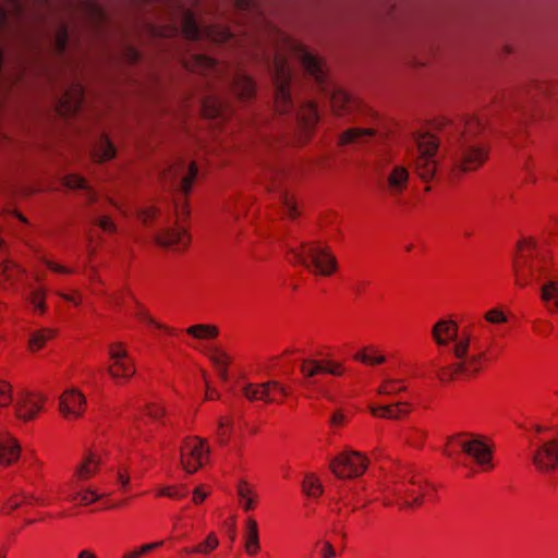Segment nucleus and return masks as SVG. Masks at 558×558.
Listing matches in <instances>:
<instances>
[{"label":"nucleus","mask_w":558,"mask_h":558,"mask_svg":"<svg viewBox=\"0 0 558 558\" xmlns=\"http://www.w3.org/2000/svg\"><path fill=\"white\" fill-rule=\"evenodd\" d=\"M299 60L304 70L314 77L320 89L328 92L326 65L324 61L310 52L290 36L277 34V51L275 56V109L278 113H288L292 108L291 69L289 60Z\"/></svg>","instance_id":"obj_1"},{"label":"nucleus","mask_w":558,"mask_h":558,"mask_svg":"<svg viewBox=\"0 0 558 558\" xmlns=\"http://www.w3.org/2000/svg\"><path fill=\"white\" fill-rule=\"evenodd\" d=\"M451 354L456 362L437 371L436 376L441 383H450L461 376L474 377L488 362V349H476L470 336H462L451 348Z\"/></svg>","instance_id":"obj_2"},{"label":"nucleus","mask_w":558,"mask_h":558,"mask_svg":"<svg viewBox=\"0 0 558 558\" xmlns=\"http://www.w3.org/2000/svg\"><path fill=\"white\" fill-rule=\"evenodd\" d=\"M384 504L398 505L400 508L417 507L423 504L425 496L433 488L420 476L404 475L392 476L383 484Z\"/></svg>","instance_id":"obj_3"},{"label":"nucleus","mask_w":558,"mask_h":558,"mask_svg":"<svg viewBox=\"0 0 558 558\" xmlns=\"http://www.w3.org/2000/svg\"><path fill=\"white\" fill-rule=\"evenodd\" d=\"M446 451L449 457L460 451L474 462L480 472H490L495 468L492 445L481 435L456 434L448 438Z\"/></svg>","instance_id":"obj_4"},{"label":"nucleus","mask_w":558,"mask_h":558,"mask_svg":"<svg viewBox=\"0 0 558 558\" xmlns=\"http://www.w3.org/2000/svg\"><path fill=\"white\" fill-rule=\"evenodd\" d=\"M488 158V145L480 142L460 141L451 157L448 180L452 183L460 181L463 175L481 169Z\"/></svg>","instance_id":"obj_5"},{"label":"nucleus","mask_w":558,"mask_h":558,"mask_svg":"<svg viewBox=\"0 0 558 558\" xmlns=\"http://www.w3.org/2000/svg\"><path fill=\"white\" fill-rule=\"evenodd\" d=\"M298 257L312 274L330 277L338 270V262L330 247L322 242L302 244L298 250Z\"/></svg>","instance_id":"obj_6"},{"label":"nucleus","mask_w":558,"mask_h":558,"mask_svg":"<svg viewBox=\"0 0 558 558\" xmlns=\"http://www.w3.org/2000/svg\"><path fill=\"white\" fill-rule=\"evenodd\" d=\"M107 373L117 385L128 384L136 374V364L124 342L108 345Z\"/></svg>","instance_id":"obj_7"},{"label":"nucleus","mask_w":558,"mask_h":558,"mask_svg":"<svg viewBox=\"0 0 558 558\" xmlns=\"http://www.w3.org/2000/svg\"><path fill=\"white\" fill-rule=\"evenodd\" d=\"M210 449L206 438L187 436L180 446V464L189 473H196L209 461Z\"/></svg>","instance_id":"obj_8"},{"label":"nucleus","mask_w":558,"mask_h":558,"mask_svg":"<svg viewBox=\"0 0 558 558\" xmlns=\"http://www.w3.org/2000/svg\"><path fill=\"white\" fill-rule=\"evenodd\" d=\"M104 464L105 453L101 448H86L73 468L69 481L70 488L80 487L81 485L95 478L99 474Z\"/></svg>","instance_id":"obj_9"},{"label":"nucleus","mask_w":558,"mask_h":558,"mask_svg":"<svg viewBox=\"0 0 558 558\" xmlns=\"http://www.w3.org/2000/svg\"><path fill=\"white\" fill-rule=\"evenodd\" d=\"M462 336L472 337L476 349H488L472 330L463 329L460 332L454 319L440 318L430 328V338L438 348H448L451 344V349Z\"/></svg>","instance_id":"obj_10"},{"label":"nucleus","mask_w":558,"mask_h":558,"mask_svg":"<svg viewBox=\"0 0 558 558\" xmlns=\"http://www.w3.org/2000/svg\"><path fill=\"white\" fill-rule=\"evenodd\" d=\"M368 463V458L362 452L343 451L330 462V470L338 478H355L365 473Z\"/></svg>","instance_id":"obj_11"},{"label":"nucleus","mask_w":558,"mask_h":558,"mask_svg":"<svg viewBox=\"0 0 558 558\" xmlns=\"http://www.w3.org/2000/svg\"><path fill=\"white\" fill-rule=\"evenodd\" d=\"M243 396L251 402L283 403L290 390L277 380L262 384H246L242 388Z\"/></svg>","instance_id":"obj_12"},{"label":"nucleus","mask_w":558,"mask_h":558,"mask_svg":"<svg viewBox=\"0 0 558 558\" xmlns=\"http://www.w3.org/2000/svg\"><path fill=\"white\" fill-rule=\"evenodd\" d=\"M58 411L64 421L76 422L86 414L87 399L80 389L69 388L59 397Z\"/></svg>","instance_id":"obj_13"},{"label":"nucleus","mask_w":558,"mask_h":558,"mask_svg":"<svg viewBox=\"0 0 558 558\" xmlns=\"http://www.w3.org/2000/svg\"><path fill=\"white\" fill-rule=\"evenodd\" d=\"M182 32L187 39L208 38L215 43H225L231 37V33L223 26L210 25L203 29L198 27L192 12L186 11L182 20Z\"/></svg>","instance_id":"obj_14"},{"label":"nucleus","mask_w":558,"mask_h":558,"mask_svg":"<svg viewBox=\"0 0 558 558\" xmlns=\"http://www.w3.org/2000/svg\"><path fill=\"white\" fill-rule=\"evenodd\" d=\"M47 397L36 391H25L17 396L14 404L15 417L25 423L36 420L45 410Z\"/></svg>","instance_id":"obj_15"},{"label":"nucleus","mask_w":558,"mask_h":558,"mask_svg":"<svg viewBox=\"0 0 558 558\" xmlns=\"http://www.w3.org/2000/svg\"><path fill=\"white\" fill-rule=\"evenodd\" d=\"M300 372L303 377L313 379L322 375L342 376L344 374V367L341 363L322 359V360H304L300 366Z\"/></svg>","instance_id":"obj_16"},{"label":"nucleus","mask_w":558,"mask_h":558,"mask_svg":"<svg viewBox=\"0 0 558 558\" xmlns=\"http://www.w3.org/2000/svg\"><path fill=\"white\" fill-rule=\"evenodd\" d=\"M155 240L159 246L172 251H183L190 245L191 235L183 225L178 223L172 228H166L159 231Z\"/></svg>","instance_id":"obj_17"},{"label":"nucleus","mask_w":558,"mask_h":558,"mask_svg":"<svg viewBox=\"0 0 558 558\" xmlns=\"http://www.w3.org/2000/svg\"><path fill=\"white\" fill-rule=\"evenodd\" d=\"M328 93L331 111L337 117L350 116L360 108V99L339 86H332Z\"/></svg>","instance_id":"obj_18"},{"label":"nucleus","mask_w":558,"mask_h":558,"mask_svg":"<svg viewBox=\"0 0 558 558\" xmlns=\"http://www.w3.org/2000/svg\"><path fill=\"white\" fill-rule=\"evenodd\" d=\"M300 137L296 140L299 146L305 145L312 137L313 131L318 122L317 105L314 101L304 104L298 112Z\"/></svg>","instance_id":"obj_19"},{"label":"nucleus","mask_w":558,"mask_h":558,"mask_svg":"<svg viewBox=\"0 0 558 558\" xmlns=\"http://www.w3.org/2000/svg\"><path fill=\"white\" fill-rule=\"evenodd\" d=\"M532 462L539 471H550L558 466V439L535 445Z\"/></svg>","instance_id":"obj_20"},{"label":"nucleus","mask_w":558,"mask_h":558,"mask_svg":"<svg viewBox=\"0 0 558 558\" xmlns=\"http://www.w3.org/2000/svg\"><path fill=\"white\" fill-rule=\"evenodd\" d=\"M198 169L194 161L178 160L169 167L163 173L165 179L181 178V191L184 195L189 194L194 180L197 175Z\"/></svg>","instance_id":"obj_21"},{"label":"nucleus","mask_w":558,"mask_h":558,"mask_svg":"<svg viewBox=\"0 0 558 558\" xmlns=\"http://www.w3.org/2000/svg\"><path fill=\"white\" fill-rule=\"evenodd\" d=\"M410 172L405 166L395 165L387 172L384 189L390 197L401 196L409 186Z\"/></svg>","instance_id":"obj_22"},{"label":"nucleus","mask_w":558,"mask_h":558,"mask_svg":"<svg viewBox=\"0 0 558 558\" xmlns=\"http://www.w3.org/2000/svg\"><path fill=\"white\" fill-rule=\"evenodd\" d=\"M49 504V500L41 495H37L35 492L21 489L9 497L2 504L0 510L3 514H10L12 511L23 506H47Z\"/></svg>","instance_id":"obj_23"},{"label":"nucleus","mask_w":558,"mask_h":558,"mask_svg":"<svg viewBox=\"0 0 558 558\" xmlns=\"http://www.w3.org/2000/svg\"><path fill=\"white\" fill-rule=\"evenodd\" d=\"M185 68L202 75L220 76L227 69L225 64L217 63L214 59L204 54H193L185 59Z\"/></svg>","instance_id":"obj_24"},{"label":"nucleus","mask_w":558,"mask_h":558,"mask_svg":"<svg viewBox=\"0 0 558 558\" xmlns=\"http://www.w3.org/2000/svg\"><path fill=\"white\" fill-rule=\"evenodd\" d=\"M21 446L17 439L9 432L0 433V466L8 468L19 461Z\"/></svg>","instance_id":"obj_25"},{"label":"nucleus","mask_w":558,"mask_h":558,"mask_svg":"<svg viewBox=\"0 0 558 558\" xmlns=\"http://www.w3.org/2000/svg\"><path fill=\"white\" fill-rule=\"evenodd\" d=\"M243 548L248 557H256L260 550L262 545L259 541L258 523L253 517H248L243 526Z\"/></svg>","instance_id":"obj_26"},{"label":"nucleus","mask_w":558,"mask_h":558,"mask_svg":"<svg viewBox=\"0 0 558 558\" xmlns=\"http://www.w3.org/2000/svg\"><path fill=\"white\" fill-rule=\"evenodd\" d=\"M84 97V89L81 84L71 85L61 98L58 111L64 117L74 114L80 108Z\"/></svg>","instance_id":"obj_27"},{"label":"nucleus","mask_w":558,"mask_h":558,"mask_svg":"<svg viewBox=\"0 0 558 558\" xmlns=\"http://www.w3.org/2000/svg\"><path fill=\"white\" fill-rule=\"evenodd\" d=\"M378 134L376 128H349L338 136V146L366 144Z\"/></svg>","instance_id":"obj_28"},{"label":"nucleus","mask_w":558,"mask_h":558,"mask_svg":"<svg viewBox=\"0 0 558 558\" xmlns=\"http://www.w3.org/2000/svg\"><path fill=\"white\" fill-rule=\"evenodd\" d=\"M412 411L409 402H397L387 405H372L369 412L374 417L386 420H400L405 417Z\"/></svg>","instance_id":"obj_29"},{"label":"nucleus","mask_w":558,"mask_h":558,"mask_svg":"<svg viewBox=\"0 0 558 558\" xmlns=\"http://www.w3.org/2000/svg\"><path fill=\"white\" fill-rule=\"evenodd\" d=\"M47 296L48 290L45 286H32L25 296V302L35 315L44 316L48 312Z\"/></svg>","instance_id":"obj_30"},{"label":"nucleus","mask_w":558,"mask_h":558,"mask_svg":"<svg viewBox=\"0 0 558 558\" xmlns=\"http://www.w3.org/2000/svg\"><path fill=\"white\" fill-rule=\"evenodd\" d=\"M219 538L215 532H210L206 538L193 546L182 547L179 551L181 556L202 555L209 556L219 546Z\"/></svg>","instance_id":"obj_31"},{"label":"nucleus","mask_w":558,"mask_h":558,"mask_svg":"<svg viewBox=\"0 0 558 558\" xmlns=\"http://www.w3.org/2000/svg\"><path fill=\"white\" fill-rule=\"evenodd\" d=\"M231 89L240 100L245 101L251 100L254 97L256 86L251 77L236 74L233 78Z\"/></svg>","instance_id":"obj_32"},{"label":"nucleus","mask_w":558,"mask_h":558,"mask_svg":"<svg viewBox=\"0 0 558 558\" xmlns=\"http://www.w3.org/2000/svg\"><path fill=\"white\" fill-rule=\"evenodd\" d=\"M236 490L239 502L244 511H251L257 507L258 494L252 484L247 483L246 481H241L238 484Z\"/></svg>","instance_id":"obj_33"},{"label":"nucleus","mask_w":558,"mask_h":558,"mask_svg":"<svg viewBox=\"0 0 558 558\" xmlns=\"http://www.w3.org/2000/svg\"><path fill=\"white\" fill-rule=\"evenodd\" d=\"M525 248L529 250L530 266L533 269L541 268L549 258L547 248L541 245L535 239H525Z\"/></svg>","instance_id":"obj_34"},{"label":"nucleus","mask_w":558,"mask_h":558,"mask_svg":"<svg viewBox=\"0 0 558 558\" xmlns=\"http://www.w3.org/2000/svg\"><path fill=\"white\" fill-rule=\"evenodd\" d=\"M414 168L421 180L430 182L435 178L438 165L435 157L417 156Z\"/></svg>","instance_id":"obj_35"},{"label":"nucleus","mask_w":558,"mask_h":558,"mask_svg":"<svg viewBox=\"0 0 558 558\" xmlns=\"http://www.w3.org/2000/svg\"><path fill=\"white\" fill-rule=\"evenodd\" d=\"M208 357L211 363L215 365L219 377L222 380L228 379V367L231 363V356L221 348L215 347L211 348L208 352Z\"/></svg>","instance_id":"obj_36"},{"label":"nucleus","mask_w":558,"mask_h":558,"mask_svg":"<svg viewBox=\"0 0 558 558\" xmlns=\"http://www.w3.org/2000/svg\"><path fill=\"white\" fill-rule=\"evenodd\" d=\"M166 410L162 404L158 402H148L138 410L135 420L148 424L150 422H158L163 417Z\"/></svg>","instance_id":"obj_37"},{"label":"nucleus","mask_w":558,"mask_h":558,"mask_svg":"<svg viewBox=\"0 0 558 558\" xmlns=\"http://www.w3.org/2000/svg\"><path fill=\"white\" fill-rule=\"evenodd\" d=\"M71 489L72 493L69 495V500L77 502L80 506H89L100 498L98 492L90 486L81 485Z\"/></svg>","instance_id":"obj_38"},{"label":"nucleus","mask_w":558,"mask_h":558,"mask_svg":"<svg viewBox=\"0 0 558 558\" xmlns=\"http://www.w3.org/2000/svg\"><path fill=\"white\" fill-rule=\"evenodd\" d=\"M185 333L196 340H213L219 336V329L213 324H195L187 327Z\"/></svg>","instance_id":"obj_39"},{"label":"nucleus","mask_w":558,"mask_h":558,"mask_svg":"<svg viewBox=\"0 0 558 558\" xmlns=\"http://www.w3.org/2000/svg\"><path fill=\"white\" fill-rule=\"evenodd\" d=\"M204 117L208 119L226 117L228 112V106L216 96H208L203 101L202 108Z\"/></svg>","instance_id":"obj_40"},{"label":"nucleus","mask_w":558,"mask_h":558,"mask_svg":"<svg viewBox=\"0 0 558 558\" xmlns=\"http://www.w3.org/2000/svg\"><path fill=\"white\" fill-rule=\"evenodd\" d=\"M56 336V331L52 328H41L31 333L28 339V350L31 352H37L41 350L48 341L52 340Z\"/></svg>","instance_id":"obj_41"},{"label":"nucleus","mask_w":558,"mask_h":558,"mask_svg":"<svg viewBox=\"0 0 558 558\" xmlns=\"http://www.w3.org/2000/svg\"><path fill=\"white\" fill-rule=\"evenodd\" d=\"M132 315L141 323L150 325L168 335H174L173 329L155 320L149 312L140 303H135Z\"/></svg>","instance_id":"obj_42"},{"label":"nucleus","mask_w":558,"mask_h":558,"mask_svg":"<svg viewBox=\"0 0 558 558\" xmlns=\"http://www.w3.org/2000/svg\"><path fill=\"white\" fill-rule=\"evenodd\" d=\"M20 272H23V269L17 264L4 260L0 265V287L7 289L12 286Z\"/></svg>","instance_id":"obj_43"},{"label":"nucleus","mask_w":558,"mask_h":558,"mask_svg":"<svg viewBox=\"0 0 558 558\" xmlns=\"http://www.w3.org/2000/svg\"><path fill=\"white\" fill-rule=\"evenodd\" d=\"M417 150L418 156H428V157H435L438 148H439V141L437 137L433 134L425 133L421 134L417 140Z\"/></svg>","instance_id":"obj_44"},{"label":"nucleus","mask_w":558,"mask_h":558,"mask_svg":"<svg viewBox=\"0 0 558 558\" xmlns=\"http://www.w3.org/2000/svg\"><path fill=\"white\" fill-rule=\"evenodd\" d=\"M116 156V149L111 142L106 137H101L92 151V158L96 162H105Z\"/></svg>","instance_id":"obj_45"},{"label":"nucleus","mask_w":558,"mask_h":558,"mask_svg":"<svg viewBox=\"0 0 558 558\" xmlns=\"http://www.w3.org/2000/svg\"><path fill=\"white\" fill-rule=\"evenodd\" d=\"M166 541L160 539L151 543H146L141 546L134 547L132 549L126 550L121 558H144L151 551L161 548L165 545Z\"/></svg>","instance_id":"obj_46"},{"label":"nucleus","mask_w":558,"mask_h":558,"mask_svg":"<svg viewBox=\"0 0 558 558\" xmlns=\"http://www.w3.org/2000/svg\"><path fill=\"white\" fill-rule=\"evenodd\" d=\"M233 417L231 415L220 416L216 430L217 440L221 445H226L232 434Z\"/></svg>","instance_id":"obj_47"},{"label":"nucleus","mask_w":558,"mask_h":558,"mask_svg":"<svg viewBox=\"0 0 558 558\" xmlns=\"http://www.w3.org/2000/svg\"><path fill=\"white\" fill-rule=\"evenodd\" d=\"M189 495V488L185 485H169L156 490V497H167L173 500H181Z\"/></svg>","instance_id":"obj_48"},{"label":"nucleus","mask_w":558,"mask_h":558,"mask_svg":"<svg viewBox=\"0 0 558 558\" xmlns=\"http://www.w3.org/2000/svg\"><path fill=\"white\" fill-rule=\"evenodd\" d=\"M542 300L549 308L558 311V281H549L543 286Z\"/></svg>","instance_id":"obj_49"},{"label":"nucleus","mask_w":558,"mask_h":558,"mask_svg":"<svg viewBox=\"0 0 558 558\" xmlns=\"http://www.w3.org/2000/svg\"><path fill=\"white\" fill-rule=\"evenodd\" d=\"M427 437V432L423 428L412 426L403 432L404 441L412 447L423 446Z\"/></svg>","instance_id":"obj_50"},{"label":"nucleus","mask_w":558,"mask_h":558,"mask_svg":"<svg viewBox=\"0 0 558 558\" xmlns=\"http://www.w3.org/2000/svg\"><path fill=\"white\" fill-rule=\"evenodd\" d=\"M356 359L366 365H378L385 362V356L375 348H365L357 353Z\"/></svg>","instance_id":"obj_51"},{"label":"nucleus","mask_w":558,"mask_h":558,"mask_svg":"<svg viewBox=\"0 0 558 558\" xmlns=\"http://www.w3.org/2000/svg\"><path fill=\"white\" fill-rule=\"evenodd\" d=\"M405 390L407 386L399 379H387L378 387L379 395H396Z\"/></svg>","instance_id":"obj_52"},{"label":"nucleus","mask_w":558,"mask_h":558,"mask_svg":"<svg viewBox=\"0 0 558 558\" xmlns=\"http://www.w3.org/2000/svg\"><path fill=\"white\" fill-rule=\"evenodd\" d=\"M483 130V124L478 118H470L464 124V130L460 141H470L471 137L475 136Z\"/></svg>","instance_id":"obj_53"},{"label":"nucleus","mask_w":558,"mask_h":558,"mask_svg":"<svg viewBox=\"0 0 558 558\" xmlns=\"http://www.w3.org/2000/svg\"><path fill=\"white\" fill-rule=\"evenodd\" d=\"M92 225L94 227H98L99 229L102 230V232L108 234H113L117 232V225L114 223L112 218L107 215H100L93 218Z\"/></svg>","instance_id":"obj_54"},{"label":"nucleus","mask_w":558,"mask_h":558,"mask_svg":"<svg viewBox=\"0 0 558 558\" xmlns=\"http://www.w3.org/2000/svg\"><path fill=\"white\" fill-rule=\"evenodd\" d=\"M13 402V386L0 378V409L10 407Z\"/></svg>","instance_id":"obj_55"},{"label":"nucleus","mask_w":558,"mask_h":558,"mask_svg":"<svg viewBox=\"0 0 558 558\" xmlns=\"http://www.w3.org/2000/svg\"><path fill=\"white\" fill-rule=\"evenodd\" d=\"M303 489L311 497H318L323 494V487L315 475H307L304 478Z\"/></svg>","instance_id":"obj_56"},{"label":"nucleus","mask_w":558,"mask_h":558,"mask_svg":"<svg viewBox=\"0 0 558 558\" xmlns=\"http://www.w3.org/2000/svg\"><path fill=\"white\" fill-rule=\"evenodd\" d=\"M484 319L492 325H500L508 322V316L500 307H493L484 313Z\"/></svg>","instance_id":"obj_57"},{"label":"nucleus","mask_w":558,"mask_h":558,"mask_svg":"<svg viewBox=\"0 0 558 558\" xmlns=\"http://www.w3.org/2000/svg\"><path fill=\"white\" fill-rule=\"evenodd\" d=\"M522 244H523V240L520 239L517 241L515 252L512 256V270H513V275L515 278V282L518 284H520V271H521V267H522V262H521Z\"/></svg>","instance_id":"obj_58"},{"label":"nucleus","mask_w":558,"mask_h":558,"mask_svg":"<svg viewBox=\"0 0 558 558\" xmlns=\"http://www.w3.org/2000/svg\"><path fill=\"white\" fill-rule=\"evenodd\" d=\"M41 262L48 267V269L52 272L60 274V275H73L76 272L75 268L68 267L61 264H58L51 259L48 258H41Z\"/></svg>","instance_id":"obj_59"},{"label":"nucleus","mask_w":558,"mask_h":558,"mask_svg":"<svg viewBox=\"0 0 558 558\" xmlns=\"http://www.w3.org/2000/svg\"><path fill=\"white\" fill-rule=\"evenodd\" d=\"M63 184L69 189H81V190L86 189L88 185L86 180L83 177H81L78 174H74V173L65 175L63 178Z\"/></svg>","instance_id":"obj_60"},{"label":"nucleus","mask_w":558,"mask_h":558,"mask_svg":"<svg viewBox=\"0 0 558 558\" xmlns=\"http://www.w3.org/2000/svg\"><path fill=\"white\" fill-rule=\"evenodd\" d=\"M316 549L320 558H336L337 556L333 545L327 539L317 542Z\"/></svg>","instance_id":"obj_61"},{"label":"nucleus","mask_w":558,"mask_h":558,"mask_svg":"<svg viewBox=\"0 0 558 558\" xmlns=\"http://www.w3.org/2000/svg\"><path fill=\"white\" fill-rule=\"evenodd\" d=\"M157 216L158 209L154 206H148L137 211V217L144 225L150 223L157 218Z\"/></svg>","instance_id":"obj_62"},{"label":"nucleus","mask_w":558,"mask_h":558,"mask_svg":"<svg viewBox=\"0 0 558 558\" xmlns=\"http://www.w3.org/2000/svg\"><path fill=\"white\" fill-rule=\"evenodd\" d=\"M283 206L287 209V214L290 218H295L298 216L296 201L293 195H284Z\"/></svg>","instance_id":"obj_63"},{"label":"nucleus","mask_w":558,"mask_h":558,"mask_svg":"<svg viewBox=\"0 0 558 558\" xmlns=\"http://www.w3.org/2000/svg\"><path fill=\"white\" fill-rule=\"evenodd\" d=\"M209 490L205 486H198L193 490L192 501L195 505H201L205 501Z\"/></svg>","instance_id":"obj_64"}]
</instances>
